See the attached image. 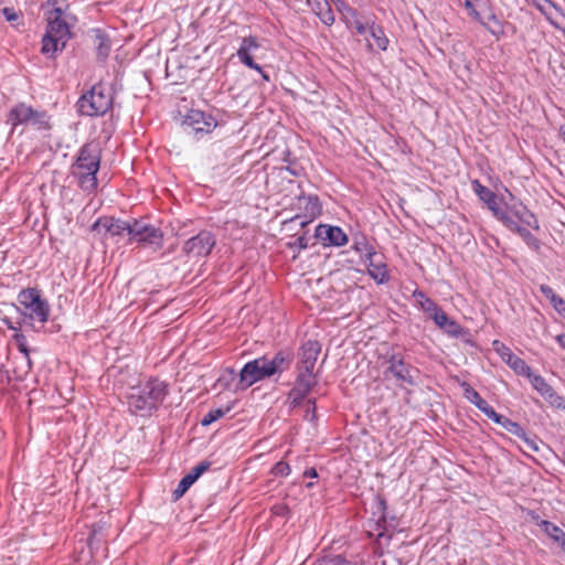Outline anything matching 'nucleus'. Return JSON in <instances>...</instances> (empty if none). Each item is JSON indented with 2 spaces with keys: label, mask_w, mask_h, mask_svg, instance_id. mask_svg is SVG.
I'll list each match as a JSON object with an SVG mask.
<instances>
[{
  "label": "nucleus",
  "mask_w": 565,
  "mask_h": 565,
  "mask_svg": "<svg viewBox=\"0 0 565 565\" xmlns=\"http://www.w3.org/2000/svg\"><path fill=\"white\" fill-rule=\"evenodd\" d=\"M215 244V235L210 231L203 230L184 242L182 252L188 257H206L211 254Z\"/></svg>",
  "instance_id": "f8f14e48"
},
{
  "label": "nucleus",
  "mask_w": 565,
  "mask_h": 565,
  "mask_svg": "<svg viewBox=\"0 0 565 565\" xmlns=\"http://www.w3.org/2000/svg\"><path fill=\"white\" fill-rule=\"evenodd\" d=\"M51 119L45 109L33 108L24 102L12 106L7 115V122L11 125L12 130L18 126H31L36 130L47 131L52 128Z\"/></svg>",
  "instance_id": "20e7f679"
},
{
  "label": "nucleus",
  "mask_w": 565,
  "mask_h": 565,
  "mask_svg": "<svg viewBox=\"0 0 565 565\" xmlns=\"http://www.w3.org/2000/svg\"><path fill=\"white\" fill-rule=\"evenodd\" d=\"M492 214L511 232H514L520 226V222L514 216H512L508 210H504L501 206L495 209Z\"/></svg>",
  "instance_id": "72a5a7b5"
},
{
  "label": "nucleus",
  "mask_w": 565,
  "mask_h": 565,
  "mask_svg": "<svg viewBox=\"0 0 565 565\" xmlns=\"http://www.w3.org/2000/svg\"><path fill=\"white\" fill-rule=\"evenodd\" d=\"M372 514L377 516L375 522V529L379 531L377 537L381 539L385 535L386 525L388 522L387 516V501L384 497L377 494L374 498V507Z\"/></svg>",
  "instance_id": "393cba45"
},
{
  "label": "nucleus",
  "mask_w": 565,
  "mask_h": 565,
  "mask_svg": "<svg viewBox=\"0 0 565 565\" xmlns=\"http://www.w3.org/2000/svg\"><path fill=\"white\" fill-rule=\"evenodd\" d=\"M419 305L422 307V309L425 311V312H428L429 316L433 315V313H436V311L440 310L441 308L438 307V305L433 300L430 299L429 297H426L425 299L420 300L419 301Z\"/></svg>",
  "instance_id": "a18cd8bd"
},
{
  "label": "nucleus",
  "mask_w": 565,
  "mask_h": 565,
  "mask_svg": "<svg viewBox=\"0 0 565 565\" xmlns=\"http://www.w3.org/2000/svg\"><path fill=\"white\" fill-rule=\"evenodd\" d=\"M321 352V344L318 340L309 339L305 341L298 351V373L301 374H313V369L317 363L318 356Z\"/></svg>",
  "instance_id": "4468645a"
},
{
  "label": "nucleus",
  "mask_w": 565,
  "mask_h": 565,
  "mask_svg": "<svg viewBox=\"0 0 565 565\" xmlns=\"http://www.w3.org/2000/svg\"><path fill=\"white\" fill-rule=\"evenodd\" d=\"M307 3L315 13L318 10L323 9L324 6L328 4L329 2L327 0H307Z\"/></svg>",
  "instance_id": "864d4df0"
},
{
  "label": "nucleus",
  "mask_w": 565,
  "mask_h": 565,
  "mask_svg": "<svg viewBox=\"0 0 565 565\" xmlns=\"http://www.w3.org/2000/svg\"><path fill=\"white\" fill-rule=\"evenodd\" d=\"M500 426L516 437L524 436V428L519 423L513 422L512 419L508 418L507 416L503 418Z\"/></svg>",
  "instance_id": "ea45409f"
},
{
  "label": "nucleus",
  "mask_w": 565,
  "mask_h": 565,
  "mask_svg": "<svg viewBox=\"0 0 565 565\" xmlns=\"http://www.w3.org/2000/svg\"><path fill=\"white\" fill-rule=\"evenodd\" d=\"M315 14L327 26H331L335 21L332 8L329 3L326 4L323 9H320L317 12H315Z\"/></svg>",
  "instance_id": "a19ab883"
},
{
  "label": "nucleus",
  "mask_w": 565,
  "mask_h": 565,
  "mask_svg": "<svg viewBox=\"0 0 565 565\" xmlns=\"http://www.w3.org/2000/svg\"><path fill=\"white\" fill-rule=\"evenodd\" d=\"M384 359L386 367L383 374L385 379H393L399 388L417 385L416 374L419 371L406 361L403 352L393 349L385 354Z\"/></svg>",
  "instance_id": "39448f33"
},
{
  "label": "nucleus",
  "mask_w": 565,
  "mask_h": 565,
  "mask_svg": "<svg viewBox=\"0 0 565 565\" xmlns=\"http://www.w3.org/2000/svg\"><path fill=\"white\" fill-rule=\"evenodd\" d=\"M103 226L111 236L122 235L125 232L130 236L132 222H126L115 217H99L94 224L93 230Z\"/></svg>",
  "instance_id": "4be33fe9"
},
{
  "label": "nucleus",
  "mask_w": 565,
  "mask_h": 565,
  "mask_svg": "<svg viewBox=\"0 0 565 565\" xmlns=\"http://www.w3.org/2000/svg\"><path fill=\"white\" fill-rule=\"evenodd\" d=\"M45 33L58 36L60 40H71V29L76 22V17L74 14L66 12V9L54 8L45 12Z\"/></svg>",
  "instance_id": "1a4fd4ad"
},
{
  "label": "nucleus",
  "mask_w": 565,
  "mask_h": 565,
  "mask_svg": "<svg viewBox=\"0 0 565 565\" xmlns=\"http://www.w3.org/2000/svg\"><path fill=\"white\" fill-rule=\"evenodd\" d=\"M351 239V249L356 252L361 259L370 258L371 256H377L374 247L370 244L366 235L361 231H351L349 241Z\"/></svg>",
  "instance_id": "b1692460"
},
{
  "label": "nucleus",
  "mask_w": 565,
  "mask_h": 565,
  "mask_svg": "<svg viewBox=\"0 0 565 565\" xmlns=\"http://www.w3.org/2000/svg\"><path fill=\"white\" fill-rule=\"evenodd\" d=\"M18 345V350L24 355V358L26 359V362H28V366L29 369H31V359H30V349L28 347V341L26 342H23V343H19L17 344Z\"/></svg>",
  "instance_id": "5fc2aeb1"
},
{
  "label": "nucleus",
  "mask_w": 565,
  "mask_h": 565,
  "mask_svg": "<svg viewBox=\"0 0 565 565\" xmlns=\"http://www.w3.org/2000/svg\"><path fill=\"white\" fill-rule=\"evenodd\" d=\"M318 565H352L342 555L326 556L318 562Z\"/></svg>",
  "instance_id": "c03bdc74"
},
{
  "label": "nucleus",
  "mask_w": 565,
  "mask_h": 565,
  "mask_svg": "<svg viewBox=\"0 0 565 565\" xmlns=\"http://www.w3.org/2000/svg\"><path fill=\"white\" fill-rule=\"evenodd\" d=\"M294 351L290 348H282L278 350L271 359L267 358V365L273 375L281 374L289 370L294 362Z\"/></svg>",
  "instance_id": "412c9836"
},
{
  "label": "nucleus",
  "mask_w": 565,
  "mask_h": 565,
  "mask_svg": "<svg viewBox=\"0 0 565 565\" xmlns=\"http://www.w3.org/2000/svg\"><path fill=\"white\" fill-rule=\"evenodd\" d=\"M317 383L316 375L298 373L292 388L287 394L289 406L291 408L299 407Z\"/></svg>",
  "instance_id": "ddd939ff"
},
{
  "label": "nucleus",
  "mask_w": 565,
  "mask_h": 565,
  "mask_svg": "<svg viewBox=\"0 0 565 565\" xmlns=\"http://www.w3.org/2000/svg\"><path fill=\"white\" fill-rule=\"evenodd\" d=\"M510 196V202H505L503 209L508 210L520 223L533 230H539V221L534 213H532L527 206L522 203V201L515 199L511 193Z\"/></svg>",
  "instance_id": "6ab92c4d"
},
{
  "label": "nucleus",
  "mask_w": 565,
  "mask_h": 565,
  "mask_svg": "<svg viewBox=\"0 0 565 565\" xmlns=\"http://www.w3.org/2000/svg\"><path fill=\"white\" fill-rule=\"evenodd\" d=\"M114 96L111 89L99 82L85 92L76 102L77 113L87 117H100L111 109Z\"/></svg>",
  "instance_id": "7ed1b4c3"
},
{
  "label": "nucleus",
  "mask_w": 565,
  "mask_h": 565,
  "mask_svg": "<svg viewBox=\"0 0 565 565\" xmlns=\"http://www.w3.org/2000/svg\"><path fill=\"white\" fill-rule=\"evenodd\" d=\"M232 409L231 406H227L226 408H213L210 409L201 419L202 426H209L213 424L214 422L218 420L223 416H225Z\"/></svg>",
  "instance_id": "4c0bfd02"
},
{
  "label": "nucleus",
  "mask_w": 565,
  "mask_h": 565,
  "mask_svg": "<svg viewBox=\"0 0 565 565\" xmlns=\"http://www.w3.org/2000/svg\"><path fill=\"white\" fill-rule=\"evenodd\" d=\"M532 3L552 25L557 26L555 18L562 11L552 0H532Z\"/></svg>",
  "instance_id": "c756f323"
},
{
  "label": "nucleus",
  "mask_w": 565,
  "mask_h": 565,
  "mask_svg": "<svg viewBox=\"0 0 565 565\" xmlns=\"http://www.w3.org/2000/svg\"><path fill=\"white\" fill-rule=\"evenodd\" d=\"M347 26L351 28L353 26L358 34L363 35L369 31V24L362 23L358 18L353 19V22H350L348 19L345 20Z\"/></svg>",
  "instance_id": "49530a36"
},
{
  "label": "nucleus",
  "mask_w": 565,
  "mask_h": 565,
  "mask_svg": "<svg viewBox=\"0 0 565 565\" xmlns=\"http://www.w3.org/2000/svg\"><path fill=\"white\" fill-rule=\"evenodd\" d=\"M303 419L309 423L317 424V420H318L317 407H307L305 415H303Z\"/></svg>",
  "instance_id": "603ef678"
},
{
  "label": "nucleus",
  "mask_w": 565,
  "mask_h": 565,
  "mask_svg": "<svg viewBox=\"0 0 565 565\" xmlns=\"http://www.w3.org/2000/svg\"><path fill=\"white\" fill-rule=\"evenodd\" d=\"M505 416L504 415H501L499 413H497L495 411L491 414L490 418L493 423H495L497 425H501L503 418Z\"/></svg>",
  "instance_id": "e2e57ef3"
},
{
  "label": "nucleus",
  "mask_w": 565,
  "mask_h": 565,
  "mask_svg": "<svg viewBox=\"0 0 565 565\" xmlns=\"http://www.w3.org/2000/svg\"><path fill=\"white\" fill-rule=\"evenodd\" d=\"M488 418H490L491 414L494 412V408L486 403L480 409Z\"/></svg>",
  "instance_id": "69168bd1"
},
{
  "label": "nucleus",
  "mask_w": 565,
  "mask_h": 565,
  "mask_svg": "<svg viewBox=\"0 0 565 565\" xmlns=\"http://www.w3.org/2000/svg\"><path fill=\"white\" fill-rule=\"evenodd\" d=\"M540 291L550 302L558 296L551 286L545 284L540 285Z\"/></svg>",
  "instance_id": "8fccbe9b"
},
{
  "label": "nucleus",
  "mask_w": 565,
  "mask_h": 565,
  "mask_svg": "<svg viewBox=\"0 0 565 565\" xmlns=\"http://www.w3.org/2000/svg\"><path fill=\"white\" fill-rule=\"evenodd\" d=\"M519 438L522 439L532 451L537 452L540 450L536 436L530 437L524 430V436Z\"/></svg>",
  "instance_id": "09e8293b"
},
{
  "label": "nucleus",
  "mask_w": 565,
  "mask_h": 565,
  "mask_svg": "<svg viewBox=\"0 0 565 565\" xmlns=\"http://www.w3.org/2000/svg\"><path fill=\"white\" fill-rule=\"evenodd\" d=\"M527 380L532 387L544 397L548 404L553 407L565 409V398L561 396L547 382L546 380L536 373H532Z\"/></svg>",
  "instance_id": "f3484780"
},
{
  "label": "nucleus",
  "mask_w": 565,
  "mask_h": 565,
  "mask_svg": "<svg viewBox=\"0 0 565 565\" xmlns=\"http://www.w3.org/2000/svg\"><path fill=\"white\" fill-rule=\"evenodd\" d=\"M430 318L445 333L452 338L459 339L469 334V331L466 328L461 327L459 322L448 317L443 309L430 315Z\"/></svg>",
  "instance_id": "aec40b11"
},
{
  "label": "nucleus",
  "mask_w": 565,
  "mask_h": 565,
  "mask_svg": "<svg viewBox=\"0 0 565 565\" xmlns=\"http://www.w3.org/2000/svg\"><path fill=\"white\" fill-rule=\"evenodd\" d=\"M18 305H12L14 309L24 318L38 320L45 323L50 318V303L42 297L38 288H25L18 294Z\"/></svg>",
  "instance_id": "423d86ee"
},
{
  "label": "nucleus",
  "mask_w": 565,
  "mask_h": 565,
  "mask_svg": "<svg viewBox=\"0 0 565 565\" xmlns=\"http://www.w3.org/2000/svg\"><path fill=\"white\" fill-rule=\"evenodd\" d=\"M2 14L7 21H15L18 19V13L13 8L6 7L2 9Z\"/></svg>",
  "instance_id": "6e6d98bb"
},
{
  "label": "nucleus",
  "mask_w": 565,
  "mask_h": 565,
  "mask_svg": "<svg viewBox=\"0 0 565 565\" xmlns=\"http://www.w3.org/2000/svg\"><path fill=\"white\" fill-rule=\"evenodd\" d=\"M12 339L15 341L17 344L26 342V337L19 331L14 332Z\"/></svg>",
  "instance_id": "680f3d73"
},
{
  "label": "nucleus",
  "mask_w": 565,
  "mask_h": 565,
  "mask_svg": "<svg viewBox=\"0 0 565 565\" xmlns=\"http://www.w3.org/2000/svg\"><path fill=\"white\" fill-rule=\"evenodd\" d=\"M313 236L321 241L323 247H342L349 243V235L340 226L331 224L317 225Z\"/></svg>",
  "instance_id": "2eb2a0df"
},
{
  "label": "nucleus",
  "mask_w": 565,
  "mask_h": 565,
  "mask_svg": "<svg viewBox=\"0 0 565 565\" xmlns=\"http://www.w3.org/2000/svg\"><path fill=\"white\" fill-rule=\"evenodd\" d=\"M291 153L289 150L285 152V158L282 161L287 162V166L285 168H281V170H286L294 177H300L303 174V168L297 162L296 158L290 157Z\"/></svg>",
  "instance_id": "58836bf2"
},
{
  "label": "nucleus",
  "mask_w": 565,
  "mask_h": 565,
  "mask_svg": "<svg viewBox=\"0 0 565 565\" xmlns=\"http://www.w3.org/2000/svg\"><path fill=\"white\" fill-rule=\"evenodd\" d=\"M274 513L279 516H286L289 513V508L287 505H276L274 507Z\"/></svg>",
  "instance_id": "bf43d9fd"
},
{
  "label": "nucleus",
  "mask_w": 565,
  "mask_h": 565,
  "mask_svg": "<svg viewBox=\"0 0 565 565\" xmlns=\"http://www.w3.org/2000/svg\"><path fill=\"white\" fill-rule=\"evenodd\" d=\"M552 307L554 308L555 311L558 312L559 309H562L564 306H565V300L561 297V296H557L552 302H551Z\"/></svg>",
  "instance_id": "13d9d810"
},
{
  "label": "nucleus",
  "mask_w": 565,
  "mask_h": 565,
  "mask_svg": "<svg viewBox=\"0 0 565 565\" xmlns=\"http://www.w3.org/2000/svg\"><path fill=\"white\" fill-rule=\"evenodd\" d=\"M508 365L514 371L515 374L526 379L533 373L531 366L518 355L510 358Z\"/></svg>",
  "instance_id": "f704fd0d"
},
{
  "label": "nucleus",
  "mask_w": 565,
  "mask_h": 565,
  "mask_svg": "<svg viewBox=\"0 0 565 565\" xmlns=\"http://www.w3.org/2000/svg\"><path fill=\"white\" fill-rule=\"evenodd\" d=\"M493 348L495 350V352L500 355V358L502 359V361L504 363H509L510 362V358H513L515 354L511 351L510 348H508L505 344H503L502 342H500L499 340H494L493 341Z\"/></svg>",
  "instance_id": "79ce46f5"
},
{
  "label": "nucleus",
  "mask_w": 565,
  "mask_h": 565,
  "mask_svg": "<svg viewBox=\"0 0 565 565\" xmlns=\"http://www.w3.org/2000/svg\"><path fill=\"white\" fill-rule=\"evenodd\" d=\"M309 241H310V237L307 235V232H305L303 234L298 236L296 239L287 242L286 247L296 253V255L294 256V258H296L297 255H299V253L301 250L307 249L310 246Z\"/></svg>",
  "instance_id": "e433bc0d"
},
{
  "label": "nucleus",
  "mask_w": 565,
  "mask_h": 565,
  "mask_svg": "<svg viewBox=\"0 0 565 565\" xmlns=\"http://www.w3.org/2000/svg\"><path fill=\"white\" fill-rule=\"evenodd\" d=\"M211 467L209 460H202L181 478L177 488L172 491L173 501L181 499L196 480Z\"/></svg>",
  "instance_id": "a211bd4d"
},
{
  "label": "nucleus",
  "mask_w": 565,
  "mask_h": 565,
  "mask_svg": "<svg viewBox=\"0 0 565 565\" xmlns=\"http://www.w3.org/2000/svg\"><path fill=\"white\" fill-rule=\"evenodd\" d=\"M290 210L295 214L285 223L299 221L300 227H306L321 215L322 204L317 194H306L301 191L295 196Z\"/></svg>",
  "instance_id": "6e6552de"
},
{
  "label": "nucleus",
  "mask_w": 565,
  "mask_h": 565,
  "mask_svg": "<svg viewBox=\"0 0 565 565\" xmlns=\"http://www.w3.org/2000/svg\"><path fill=\"white\" fill-rule=\"evenodd\" d=\"M339 10L342 14H344L345 17H350L351 19H356L359 15L356 9L352 8L345 2H341Z\"/></svg>",
  "instance_id": "3c124183"
},
{
  "label": "nucleus",
  "mask_w": 565,
  "mask_h": 565,
  "mask_svg": "<svg viewBox=\"0 0 565 565\" xmlns=\"http://www.w3.org/2000/svg\"><path fill=\"white\" fill-rule=\"evenodd\" d=\"M303 477L305 478H311V479H315V478H318L319 475H318V471L315 467H311V468H308L303 471Z\"/></svg>",
  "instance_id": "052dcab7"
},
{
  "label": "nucleus",
  "mask_w": 565,
  "mask_h": 565,
  "mask_svg": "<svg viewBox=\"0 0 565 565\" xmlns=\"http://www.w3.org/2000/svg\"><path fill=\"white\" fill-rule=\"evenodd\" d=\"M274 376L267 365V356L263 355L246 362L238 373V384L235 391L246 390L257 382Z\"/></svg>",
  "instance_id": "9d476101"
},
{
  "label": "nucleus",
  "mask_w": 565,
  "mask_h": 565,
  "mask_svg": "<svg viewBox=\"0 0 565 565\" xmlns=\"http://www.w3.org/2000/svg\"><path fill=\"white\" fill-rule=\"evenodd\" d=\"M2 323L9 329V330H12L14 332L19 331L20 328H21V323H18L15 324L14 322H12V320L8 317H4L1 319Z\"/></svg>",
  "instance_id": "4d7b16f0"
},
{
  "label": "nucleus",
  "mask_w": 565,
  "mask_h": 565,
  "mask_svg": "<svg viewBox=\"0 0 565 565\" xmlns=\"http://www.w3.org/2000/svg\"><path fill=\"white\" fill-rule=\"evenodd\" d=\"M168 394V383L151 376L145 383L130 388L127 395L128 411L134 416L149 418L159 411Z\"/></svg>",
  "instance_id": "f257e3e1"
},
{
  "label": "nucleus",
  "mask_w": 565,
  "mask_h": 565,
  "mask_svg": "<svg viewBox=\"0 0 565 565\" xmlns=\"http://www.w3.org/2000/svg\"><path fill=\"white\" fill-rule=\"evenodd\" d=\"M367 267L369 276L377 284L384 285L390 281V273L384 262L377 260V256H371L362 260Z\"/></svg>",
  "instance_id": "5701e85b"
},
{
  "label": "nucleus",
  "mask_w": 565,
  "mask_h": 565,
  "mask_svg": "<svg viewBox=\"0 0 565 565\" xmlns=\"http://www.w3.org/2000/svg\"><path fill=\"white\" fill-rule=\"evenodd\" d=\"M514 233L519 234L520 237L524 241V243L533 250H539L541 248L540 239L534 236L527 228L524 226H519Z\"/></svg>",
  "instance_id": "c9c22d12"
},
{
  "label": "nucleus",
  "mask_w": 565,
  "mask_h": 565,
  "mask_svg": "<svg viewBox=\"0 0 565 565\" xmlns=\"http://www.w3.org/2000/svg\"><path fill=\"white\" fill-rule=\"evenodd\" d=\"M100 150L93 142L84 143L71 166V174L77 180L81 190L92 193L98 186L97 173L100 169Z\"/></svg>",
  "instance_id": "f03ea898"
},
{
  "label": "nucleus",
  "mask_w": 565,
  "mask_h": 565,
  "mask_svg": "<svg viewBox=\"0 0 565 565\" xmlns=\"http://www.w3.org/2000/svg\"><path fill=\"white\" fill-rule=\"evenodd\" d=\"M68 41L60 40L58 36H53L49 33H44L42 38V47L41 53L49 58H54L58 53H61Z\"/></svg>",
  "instance_id": "bb28decb"
},
{
  "label": "nucleus",
  "mask_w": 565,
  "mask_h": 565,
  "mask_svg": "<svg viewBox=\"0 0 565 565\" xmlns=\"http://www.w3.org/2000/svg\"><path fill=\"white\" fill-rule=\"evenodd\" d=\"M556 341L565 350V334L557 335Z\"/></svg>",
  "instance_id": "774afa93"
},
{
  "label": "nucleus",
  "mask_w": 565,
  "mask_h": 565,
  "mask_svg": "<svg viewBox=\"0 0 565 565\" xmlns=\"http://www.w3.org/2000/svg\"><path fill=\"white\" fill-rule=\"evenodd\" d=\"M459 385L462 390L463 397L478 409H480L487 403V401H484L468 382L462 381L459 383Z\"/></svg>",
  "instance_id": "473e14b6"
},
{
  "label": "nucleus",
  "mask_w": 565,
  "mask_h": 565,
  "mask_svg": "<svg viewBox=\"0 0 565 565\" xmlns=\"http://www.w3.org/2000/svg\"><path fill=\"white\" fill-rule=\"evenodd\" d=\"M94 36V46L98 62H105L111 50V41L105 30L95 28L92 30Z\"/></svg>",
  "instance_id": "a878e982"
},
{
  "label": "nucleus",
  "mask_w": 565,
  "mask_h": 565,
  "mask_svg": "<svg viewBox=\"0 0 565 565\" xmlns=\"http://www.w3.org/2000/svg\"><path fill=\"white\" fill-rule=\"evenodd\" d=\"M486 18L482 17V22H479L491 35H493L497 40L501 39L504 35V24L499 19L497 13L493 10V7L489 4V10Z\"/></svg>",
  "instance_id": "cd10ccee"
},
{
  "label": "nucleus",
  "mask_w": 565,
  "mask_h": 565,
  "mask_svg": "<svg viewBox=\"0 0 565 565\" xmlns=\"http://www.w3.org/2000/svg\"><path fill=\"white\" fill-rule=\"evenodd\" d=\"M259 47L260 45L255 36H245L241 41L236 55L246 67L257 71L262 75L263 79L269 82V74L264 72L263 67L257 64L252 56V52L258 50Z\"/></svg>",
  "instance_id": "dca6fc26"
},
{
  "label": "nucleus",
  "mask_w": 565,
  "mask_h": 565,
  "mask_svg": "<svg viewBox=\"0 0 565 565\" xmlns=\"http://www.w3.org/2000/svg\"><path fill=\"white\" fill-rule=\"evenodd\" d=\"M537 525L551 540L557 543L561 548H564L565 532L558 525L547 520H541L537 522Z\"/></svg>",
  "instance_id": "7c9ffc66"
},
{
  "label": "nucleus",
  "mask_w": 565,
  "mask_h": 565,
  "mask_svg": "<svg viewBox=\"0 0 565 565\" xmlns=\"http://www.w3.org/2000/svg\"><path fill=\"white\" fill-rule=\"evenodd\" d=\"M505 416L504 415H501L499 413H497L495 411L491 414L490 418L493 423H495L497 425H501L503 418Z\"/></svg>",
  "instance_id": "0e129e2a"
},
{
  "label": "nucleus",
  "mask_w": 565,
  "mask_h": 565,
  "mask_svg": "<svg viewBox=\"0 0 565 565\" xmlns=\"http://www.w3.org/2000/svg\"><path fill=\"white\" fill-rule=\"evenodd\" d=\"M413 297L416 298L418 300V302L423 299H425L427 296L424 291L419 290V289H416L414 292H413Z\"/></svg>",
  "instance_id": "338daca9"
},
{
  "label": "nucleus",
  "mask_w": 565,
  "mask_h": 565,
  "mask_svg": "<svg viewBox=\"0 0 565 565\" xmlns=\"http://www.w3.org/2000/svg\"><path fill=\"white\" fill-rule=\"evenodd\" d=\"M472 188L478 198L491 212L499 207L498 196L492 190L483 185L479 180L472 181Z\"/></svg>",
  "instance_id": "c85d7f7f"
},
{
  "label": "nucleus",
  "mask_w": 565,
  "mask_h": 565,
  "mask_svg": "<svg viewBox=\"0 0 565 565\" xmlns=\"http://www.w3.org/2000/svg\"><path fill=\"white\" fill-rule=\"evenodd\" d=\"M164 234L158 226L146 218H134L129 243H137L142 248L159 252L163 247Z\"/></svg>",
  "instance_id": "0eeeda50"
},
{
  "label": "nucleus",
  "mask_w": 565,
  "mask_h": 565,
  "mask_svg": "<svg viewBox=\"0 0 565 565\" xmlns=\"http://www.w3.org/2000/svg\"><path fill=\"white\" fill-rule=\"evenodd\" d=\"M185 131L193 134L196 139L211 134L217 126L214 116L200 109H190L182 120Z\"/></svg>",
  "instance_id": "9b49d317"
},
{
  "label": "nucleus",
  "mask_w": 565,
  "mask_h": 565,
  "mask_svg": "<svg viewBox=\"0 0 565 565\" xmlns=\"http://www.w3.org/2000/svg\"><path fill=\"white\" fill-rule=\"evenodd\" d=\"M226 373L227 375H222L218 379V382L224 386V388H230L231 382L236 379V373L232 367L226 369Z\"/></svg>",
  "instance_id": "de8ad7c7"
},
{
  "label": "nucleus",
  "mask_w": 565,
  "mask_h": 565,
  "mask_svg": "<svg viewBox=\"0 0 565 565\" xmlns=\"http://www.w3.org/2000/svg\"><path fill=\"white\" fill-rule=\"evenodd\" d=\"M369 34L374 40L375 45L381 51H386L390 44V40L387 39L383 26L375 24L372 22L369 26Z\"/></svg>",
  "instance_id": "2f4dec72"
},
{
  "label": "nucleus",
  "mask_w": 565,
  "mask_h": 565,
  "mask_svg": "<svg viewBox=\"0 0 565 565\" xmlns=\"http://www.w3.org/2000/svg\"><path fill=\"white\" fill-rule=\"evenodd\" d=\"M290 472V465L284 460L276 462L270 470V473L275 477H288Z\"/></svg>",
  "instance_id": "37998d69"
}]
</instances>
